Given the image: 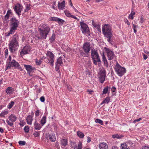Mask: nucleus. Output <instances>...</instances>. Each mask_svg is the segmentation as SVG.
Returning a JSON list of instances; mask_svg holds the SVG:
<instances>
[{
	"mask_svg": "<svg viewBox=\"0 0 149 149\" xmlns=\"http://www.w3.org/2000/svg\"><path fill=\"white\" fill-rule=\"evenodd\" d=\"M87 139H88V140H87V142L88 143H89L91 142V138L90 137H89V136H88L87 137Z\"/></svg>",
	"mask_w": 149,
	"mask_h": 149,
	"instance_id": "nucleus-58",
	"label": "nucleus"
},
{
	"mask_svg": "<svg viewBox=\"0 0 149 149\" xmlns=\"http://www.w3.org/2000/svg\"><path fill=\"white\" fill-rule=\"evenodd\" d=\"M65 1H63L61 3L58 2V7L59 9L63 10L65 9Z\"/></svg>",
	"mask_w": 149,
	"mask_h": 149,
	"instance_id": "nucleus-26",
	"label": "nucleus"
},
{
	"mask_svg": "<svg viewBox=\"0 0 149 149\" xmlns=\"http://www.w3.org/2000/svg\"><path fill=\"white\" fill-rule=\"evenodd\" d=\"M90 45L89 42L85 43L83 47V48L85 52L86 53L89 52L90 50Z\"/></svg>",
	"mask_w": 149,
	"mask_h": 149,
	"instance_id": "nucleus-16",
	"label": "nucleus"
},
{
	"mask_svg": "<svg viewBox=\"0 0 149 149\" xmlns=\"http://www.w3.org/2000/svg\"><path fill=\"white\" fill-rule=\"evenodd\" d=\"M65 15L69 17H72L75 19H77V18L75 16L72 15L70 12L67 10H65L64 12Z\"/></svg>",
	"mask_w": 149,
	"mask_h": 149,
	"instance_id": "nucleus-21",
	"label": "nucleus"
},
{
	"mask_svg": "<svg viewBox=\"0 0 149 149\" xmlns=\"http://www.w3.org/2000/svg\"><path fill=\"white\" fill-rule=\"evenodd\" d=\"M143 59L144 60H146L148 56H147L146 55L143 54Z\"/></svg>",
	"mask_w": 149,
	"mask_h": 149,
	"instance_id": "nucleus-56",
	"label": "nucleus"
},
{
	"mask_svg": "<svg viewBox=\"0 0 149 149\" xmlns=\"http://www.w3.org/2000/svg\"><path fill=\"white\" fill-rule=\"evenodd\" d=\"M10 31L5 33V36H9L14 34L19 25V21L15 17L11 18L10 19Z\"/></svg>",
	"mask_w": 149,
	"mask_h": 149,
	"instance_id": "nucleus-2",
	"label": "nucleus"
},
{
	"mask_svg": "<svg viewBox=\"0 0 149 149\" xmlns=\"http://www.w3.org/2000/svg\"><path fill=\"white\" fill-rule=\"evenodd\" d=\"M33 120V116L31 115H29L26 118V120L28 124L31 125Z\"/></svg>",
	"mask_w": 149,
	"mask_h": 149,
	"instance_id": "nucleus-23",
	"label": "nucleus"
},
{
	"mask_svg": "<svg viewBox=\"0 0 149 149\" xmlns=\"http://www.w3.org/2000/svg\"><path fill=\"white\" fill-rule=\"evenodd\" d=\"M144 22V20L143 19V18L142 17L141 19V21H140V22H141V23H142Z\"/></svg>",
	"mask_w": 149,
	"mask_h": 149,
	"instance_id": "nucleus-63",
	"label": "nucleus"
},
{
	"mask_svg": "<svg viewBox=\"0 0 149 149\" xmlns=\"http://www.w3.org/2000/svg\"><path fill=\"white\" fill-rule=\"evenodd\" d=\"M26 124V123L23 120H20V123L19 124L20 125L23 126Z\"/></svg>",
	"mask_w": 149,
	"mask_h": 149,
	"instance_id": "nucleus-43",
	"label": "nucleus"
},
{
	"mask_svg": "<svg viewBox=\"0 0 149 149\" xmlns=\"http://www.w3.org/2000/svg\"><path fill=\"white\" fill-rule=\"evenodd\" d=\"M78 147L77 149H82V144L81 142H80L79 143Z\"/></svg>",
	"mask_w": 149,
	"mask_h": 149,
	"instance_id": "nucleus-47",
	"label": "nucleus"
},
{
	"mask_svg": "<svg viewBox=\"0 0 149 149\" xmlns=\"http://www.w3.org/2000/svg\"><path fill=\"white\" fill-rule=\"evenodd\" d=\"M123 137V136L122 135L118 134H115L112 135V137L113 139H119Z\"/></svg>",
	"mask_w": 149,
	"mask_h": 149,
	"instance_id": "nucleus-30",
	"label": "nucleus"
},
{
	"mask_svg": "<svg viewBox=\"0 0 149 149\" xmlns=\"http://www.w3.org/2000/svg\"><path fill=\"white\" fill-rule=\"evenodd\" d=\"M46 55L48 60L49 63L51 65L53 66L54 59V55L50 51H48L46 54Z\"/></svg>",
	"mask_w": 149,
	"mask_h": 149,
	"instance_id": "nucleus-8",
	"label": "nucleus"
},
{
	"mask_svg": "<svg viewBox=\"0 0 149 149\" xmlns=\"http://www.w3.org/2000/svg\"><path fill=\"white\" fill-rule=\"evenodd\" d=\"M65 57L64 55H61L57 60L56 62V68L58 67L59 65H60L63 64V62L65 61Z\"/></svg>",
	"mask_w": 149,
	"mask_h": 149,
	"instance_id": "nucleus-14",
	"label": "nucleus"
},
{
	"mask_svg": "<svg viewBox=\"0 0 149 149\" xmlns=\"http://www.w3.org/2000/svg\"><path fill=\"white\" fill-rule=\"evenodd\" d=\"M33 135L36 137L39 136V132L38 131H35L33 133Z\"/></svg>",
	"mask_w": 149,
	"mask_h": 149,
	"instance_id": "nucleus-42",
	"label": "nucleus"
},
{
	"mask_svg": "<svg viewBox=\"0 0 149 149\" xmlns=\"http://www.w3.org/2000/svg\"><path fill=\"white\" fill-rule=\"evenodd\" d=\"M55 36L54 34H53L52 37L50 38L49 40L51 42H53L55 39Z\"/></svg>",
	"mask_w": 149,
	"mask_h": 149,
	"instance_id": "nucleus-40",
	"label": "nucleus"
},
{
	"mask_svg": "<svg viewBox=\"0 0 149 149\" xmlns=\"http://www.w3.org/2000/svg\"><path fill=\"white\" fill-rule=\"evenodd\" d=\"M7 12L8 13V14H9L11 16H12V12L11 11V10L10 9H9L8 10Z\"/></svg>",
	"mask_w": 149,
	"mask_h": 149,
	"instance_id": "nucleus-51",
	"label": "nucleus"
},
{
	"mask_svg": "<svg viewBox=\"0 0 149 149\" xmlns=\"http://www.w3.org/2000/svg\"><path fill=\"white\" fill-rule=\"evenodd\" d=\"M99 147L100 149H107L108 148L107 145L104 142L100 143Z\"/></svg>",
	"mask_w": 149,
	"mask_h": 149,
	"instance_id": "nucleus-25",
	"label": "nucleus"
},
{
	"mask_svg": "<svg viewBox=\"0 0 149 149\" xmlns=\"http://www.w3.org/2000/svg\"><path fill=\"white\" fill-rule=\"evenodd\" d=\"M91 56L93 61V63L95 65H97V62L101 63V61L99 57V55L97 51L92 50L91 51Z\"/></svg>",
	"mask_w": 149,
	"mask_h": 149,
	"instance_id": "nucleus-6",
	"label": "nucleus"
},
{
	"mask_svg": "<svg viewBox=\"0 0 149 149\" xmlns=\"http://www.w3.org/2000/svg\"><path fill=\"white\" fill-rule=\"evenodd\" d=\"M24 130L25 132L28 133L29 131V127L28 126H25L24 127Z\"/></svg>",
	"mask_w": 149,
	"mask_h": 149,
	"instance_id": "nucleus-41",
	"label": "nucleus"
},
{
	"mask_svg": "<svg viewBox=\"0 0 149 149\" xmlns=\"http://www.w3.org/2000/svg\"><path fill=\"white\" fill-rule=\"evenodd\" d=\"M116 89V88L114 87H113L111 88V91L112 92H114L115 91Z\"/></svg>",
	"mask_w": 149,
	"mask_h": 149,
	"instance_id": "nucleus-59",
	"label": "nucleus"
},
{
	"mask_svg": "<svg viewBox=\"0 0 149 149\" xmlns=\"http://www.w3.org/2000/svg\"><path fill=\"white\" fill-rule=\"evenodd\" d=\"M31 49V47L29 45H26L21 49V51L20 52V55L22 56L24 55L28 54Z\"/></svg>",
	"mask_w": 149,
	"mask_h": 149,
	"instance_id": "nucleus-11",
	"label": "nucleus"
},
{
	"mask_svg": "<svg viewBox=\"0 0 149 149\" xmlns=\"http://www.w3.org/2000/svg\"><path fill=\"white\" fill-rule=\"evenodd\" d=\"M19 144L21 146H24L25 145L26 142L24 141H20L19 142Z\"/></svg>",
	"mask_w": 149,
	"mask_h": 149,
	"instance_id": "nucleus-45",
	"label": "nucleus"
},
{
	"mask_svg": "<svg viewBox=\"0 0 149 149\" xmlns=\"http://www.w3.org/2000/svg\"><path fill=\"white\" fill-rule=\"evenodd\" d=\"M15 104V102L13 101H11L10 102L7 106L8 108L9 109H11L13 106Z\"/></svg>",
	"mask_w": 149,
	"mask_h": 149,
	"instance_id": "nucleus-33",
	"label": "nucleus"
},
{
	"mask_svg": "<svg viewBox=\"0 0 149 149\" xmlns=\"http://www.w3.org/2000/svg\"><path fill=\"white\" fill-rule=\"evenodd\" d=\"M114 69L118 75L120 77L123 76L126 72V69L117 63L115 66Z\"/></svg>",
	"mask_w": 149,
	"mask_h": 149,
	"instance_id": "nucleus-5",
	"label": "nucleus"
},
{
	"mask_svg": "<svg viewBox=\"0 0 149 149\" xmlns=\"http://www.w3.org/2000/svg\"><path fill=\"white\" fill-rule=\"evenodd\" d=\"M67 88L68 89L69 91H71L72 89V87L71 86H70L69 85H67Z\"/></svg>",
	"mask_w": 149,
	"mask_h": 149,
	"instance_id": "nucleus-54",
	"label": "nucleus"
},
{
	"mask_svg": "<svg viewBox=\"0 0 149 149\" xmlns=\"http://www.w3.org/2000/svg\"><path fill=\"white\" fill-rule=\"evenodd\" d=\"M23 8V6L19 3L15 4L14 6L13 7L14 11L19 17L21 14V12Z\"/></svg>",
	"mask_w": 149,
	"mask_h": 149,
	"instance_id": "nucleus-7",
	"label": "nucleus"
},
{
	"mask_svg": "<svg viewBox=\"0 0 149 149\" xmlns=\"http://www.w3.org/2000/svg\"><path fill=\"white\" fill-rule=\"evenodd\" d=\"M9 17L8 16L6 15L4 17V20L3 22L4 23H6V22H7V20L9 19Z\"/></svg>",
	"mask_w": 149,
	"mask_h": 149,
	"instance_id": "nucleus-46",
	"label": "nucleus"
},
{
	"mask_svg": "<svg viewBox=\"0 0 149 149\" xmlns=\"http://www.w3.org/2000/svg\"><path fill=\"white\" fill-rule=\"evenodd\" d=\"M87 92H88V94H91L93 92V91L92 90H90L88 89L87 90Z\"/></svg>",
	"mask_w": 149,
	"mask_h": 149,
	"instance_id": "nucleus-60",
	"label": "nucleus"
},
{
	"mask_svg": "<svg viewBox=\"0 0 149 149\" xmlns=\"http://www.w3.org/2000/svg\"><path fill=\"white\" fill-rule=\"evenodd\" d=\"M77 133V135L80 138L82 139L84 138V134L82 132L80 131H78Z\"/></svg>",
	"mask_w": 149,
	"mask_h": 149,
	"instance_id": "nucleus-32",
	"label": "nucleus"
},
{
	"mask_svg": "<svg viewBox=\"0 0 149 149\" xmlns=\"http://www.w3.org/2000/svg\"><path fill=\"white\" fill-rule=\"evenodd\" d=\"M19 38L17 34H15L13 36L8 45L10 52H13L17 50L19 46Z\"/></svg>",
	"mask_w": 149,
	"mask_h": 149,
	"instance_id": "nucleus-1",
	"label": "nucleus"
},
{
	"mask_svg": "<svg viewBox=\"0 0 149 149\" xmlns=\"http://www.w3.org/2000/svg\"><path fill=\"white\" fill-rule=\"evenodd\" d=\"M50 30V28L48 24H41L40 28H39L41 38L45 39Z\"/></svg>",
	"mask_w": 149,
	"mask_h": 149,
	"instance_id": "nucleus-4",
	"label": "nucleus"
},
{
	"mask_svg": "<svg viewBox=\"0 0 149 149\" xmlns=\"http://www.w3.org/2000/svg\"><path fill=\"white\" fill-rule=\"evenodd\" d=\"M30 9V5L27 4L26 6V9L25 10V12H27Z\"/></svg>",
	"mask_w": 149,
	"mask_h": 149,
	"instance_id": "nucleus-44",
	"label": "nucleus"
},
{
	"mask_svg": "<svg viewBox=\"0 0 149 149\" xmlns=\"http://www.w3.org/2000/svg\"><path fill=\"white\" fill-rule=\"evenodd\" d=\"M106 51L107 53L108 60H111L113 59L115 57V55L113 51L111 50L110 49L108 48H106Z\"/></svg>",
	"mask_w": 149,
	"mask_h": 149,
	"instance_id": "nucleus-13",
	"label": "nucleus"
},
{
	"mask_svg": "<svg viewBox=\"0 0 149 149\" xmlns=\"http://www.w3.org/2000/svg\"><path fill=\"white\" fill-rule=\"evenodd\" d=\"M102 61L104 62V65L107 67H108L109 66L108 63L103 53L102 54Z\"/></svg>",
	"mask_w": 149,
	"mask_h": 149,
	"instance_id": "nucleus-24",
	"label": "nucleus"
},
{
	"mask_svg": "<svg viewBox=\"0 0 149 149\" xmlns=\"http://www.w3.org/2000/svg\"><path fill=\"white\" fill-rule=\"evenodd\" d=\"M40 100L42 102H44L45 101V98L43 96L41 97L40 98Z\"/></svg>",
	"mask_w": 149,
	"mask_h": 149,
	"instance_id": "nucleus-50",
	"label": "nucleus"
},
{
	"mask_svg": "<svg viewBox=\"0 0 149 149\" xmlns=\"http://www.w3.org/2000/svg\"><path fill=\"white\" fill-rule=\"evenodd\" d=\"M46 138L47 139H49L52 142H55L56 140V136L54 133H52L51 134H47L46 136Z\"/></svg>",
	"mask_w": 149,
	"mask_h": 149,
	"instance_id": "nucleus-15",
	"label": "nucleus"
},
{
	"mask_svg": "<svg viewBox=\"0 0 149 149\" xmlns=\"http://www.w3.org/2000/svg\"><path fill=\"white\" fill-rule=\"evenodd\" d=\"M46 117L43 116L40 120V123L42 126H43L46 123Z\"/></svg>",
	"mask_w": 149,
	"mask_h": 149,
	"instance_id": "nucleus-28",
	"label": "nucleus"
},
{
	"mask_svg": "<svg viewBox=\"0 0 149 149\" xmlns=\"http://www.w3.org/2000/svg\"><path fill=\"white\" fill-rule=\"evenodd\" d=\"M95 123H100L101 125H102L103 124V121L100 119H97L95 120Z\"/></svg>",
	"mask_w": 149,
	"mask_h": 149,
	"instance_id": "nucleus-39",
	"label": "nucleus"
},
{
	"mask_svg": "<svg viewBox=\"0 0 149 149\" xmlns=\"http://www.w3.org/2000/svg\"><path fill=\"white\" fill-rule=\"evenodd\" d=\"M109 88V87L107 86L104 88L102 91V94H105L107 93L108 91V89Z\"/></svg>",
	"mask_w": 149,
	"mask_h": 149,
	"instance_id": "nucleus-35",
	"label": "nucleus"
},
{
	"mask_svg": "<svg viewBox=\"0 0 149 149\" xmlns=\"http://www.w3.org/2000/svg\"><path fill=\"white\" fill-rule=\"evenodd\" d=\"M133 29H136V28L137 27V26L136 25H135L134 24H133Z\"/></svg>",
	"mask_w": 149,
	"mask_h": 149,
	"instance_id": "nucleus-64",
	"label": "nucleus"
},
{
	"mask_svg": "<svg viewBox=\"0 0 149 149\" xmlns=\"http://www.w3.org/2000/svg\"><path fill=\"white\" fill-rule=\"evenodd\" d=\"M46 58V57H43L39 59L38 60L37 59H36L35 60V62L36 63V65H40L42 62V61L45 59Z\"/></svg>",
	"mask_w": 149,
	"mask_h": 149,
	"instance_id": "nucleus-27",
	"label": "nucleus"
},
{
	"mask_svg": "<svg viewBox=\"0 0 149 149\" xmlns=\"http://www.w3.org/2000/svg\"><path fill=\"white\" fill-rule=\"evenodd\" d=\"M112 149H118V147L115 146H113L112 147Z\"/></svg>",
	"mask_w": 149,
	"mask_h": 149,
	"instance_id": "nucleus-61",
	"label": "nucleus"
},
{
	"mask_svg": "<svg viewBox=\"0 0 149 149\" xmlns=\"http://www.w3.org/2000/svg\"><path fill=\"white\" fill-rule=\"evenodd\" d=\"M80 25L82 33L84 34H89V30L88 25L83 22H80Z\"/></svg>",
	"mask_w": 149,
	"mask_h": 149,
	"instance_id": "nucleus-9",
	"label": "nucleus"
},
{
	"mask_svg": "<svg viewBox=\"0 0 149 149\" xmlns=\"http://www.w3.org/2000/svg\"><path fill=\"white\" fill-rule=\"evenodd\" d=\"M8 119L10 120L7 119L6 121L9 125L11 126L13 125V122L16 121L17 117L14 115L11 114L8 117Z\"/></svg>",
	"mask_w": 149,
	"mask_h": 149,
	"instance_id": "nucleus-12",
	"label": "nucleus"
},
{
	"mask_svg": "<svg viewBox=\"0 0 149 149\" xmlns=\"http://www.w3.org/2000/svg\"><path fill=\"white\" fill-rule=\"evenodd\" d=\"M142 149H149V147L147 146H143Z\"/></svg>",
	"mask_w": 149,
	"mask_h": 149,
	"instance_id": "nucleus-55",
	"label": "nucleus"
},
{
	"mask_svg": "<svg viewBox=\"0 0 149 149\" xmlns=\"http://www.w3.org/2000/svg\"><path fill=\"white\" fill-rule=\"evenodd\" d=\"M13 88L11 87H8L6 90V92L8 94H10L12 93Z\"/></svg>",
	"mask_w": 149,
	"mask_h": 149,
	"instance_id": "nucleus-31",
	"label": "nucleus"
},
{
	"mask_svg": "<svg viewBox=\"0 0 149 149\" xmlns=\"http://www.w3.org/2000/svg\"><path fill=\"white\" fill-rule=\"evenodd\" d=\"M125 22L126 24H127L128 26H129L130 25V23L129 21L127 19H126L125 20Z\"/></svg>",
	"mask_w": 149,
	"mask_h": 149,
	"instance_id": "nucleus-52",
	"label": "nucleus"
},
{
	"mask_svg": "<svg viewBox=\"0 0 149 149\" xmlns=\"http://www.w3.org/2000/svg\"><path fill=\"white\" fill-rule=\"evenodd\" d=\"M142 119L141 118H140L138 119H136L134 120L133 121L134 123H135L136 122H138L141 120Z\"/></svg>",
	"mask_w": 149,
	"mask_h": 149,
	"instance_id": "nucleus-53",
	"label": "nucleus"
},
{
	"mask_svg": "<svg viewBox=\"0 0 149 149\" xmlns=\"http://www.w3.org/2000/svg\"><path fill=\"white\" fill-rule=\"evenodd\" d=\"M10 63V65H8L6 66L7 68L6 70L8 68H9L10 67L14 66L17 68L19 66V65L18 63L13 60H12Z\"/></svg>",
	"mask_w": 149,
	"mask_h": 149,
	"instance_id": "nucleus-18",
	"label": "nucleus"
},
{
	"mask_svg": "<svg viewBox=\"0 0 149 149\" xmlns=\"http://www.w3.org/2000/svg\"><path fill=\"white\" fill-rule=\"evenodd\" d=\"M8 49H6L5 51V58H6L8 55Z\"/></svg>",
	"mask_w": 149,
	"mask_h": 149,
	"instance_id": "nucleus-49",
	"label": "nucleus"
},
{
	"mask_svg": "<svg viewBox=\"0 0 149 149\" xmlns=\"http://www.w3.org/2000/svg\"><path fill=\"white\" fill-rule=\"evenodd\" d=\"M24 66L25 68V69L27 70L28 73L29 74L36 69L35 67H32L31 65L24 64Z\"/></svg>",
	"mask_w": 149,
	"mask_h": 149,
	"instance_id": "nucleus-17",
	"label": "nucleus"
},
{
	"mask_svg": "<svg viewBox=\"0 0 149 149\" xmlns=\"http://www.w3.org/2000/svg\"><path fill=\"white\" fill-rule=\"evenodd\" d=\"M110 100V98L109 97H107L103 100V102L105 103L108 104Z\"/></svg>",
	"mask_w": 149,
	"mask_h": 149,
	"instance_id": "nucleus-36",
	"label": "nucleus"
},
{
	"mask_svg": "<svg viewBox=\"0 0 149 149\" xmlns=\"http://www.w3.org/2000/svg\"><path fill=\"white\" fill-rule=\"evenodd\" d=\"M34 126L35 130H40L42 126L38 123L37 121H35L34 122Z\"/></svg>",
	"mask_w": 149,
	"mask_h": 149,
	"instance_id": "nucleus-22",
	"label": "nucleus"
},
{
	"mask_svg": "<svg viewBox=\"0 0 149 149\" xmlns=\"http://www.w3.org/2000/svg\"><path fill=\"white\" fill-rule=\"evenodd\" d=\"M92 25L97 29V31L99 32H100L101 29L100 28V23L95 22L93 20H92Z\"/></svg>",
	"mask_w": 149,
	"mask_h": 149,
	"instance_id": "nucleus-20",
	"label": "nucleus"
},
{
	"mask_svg": "<svg viewBox=\"0 0 149 149\" xmlns=\"http://www.w3.org/2000/svg\"><path fill=\"white\" fill-rule=\"evenodd\" d=\"M49 20L51 21H55L58 23H62L63 20L61 19L56 17H52L49 18Z\"/></svg>",
	"mask_w": 149,
	"mask_h": 149,
	"instance_id": "nucleus-19",
	"label": "nucleus"
},
{
	"mask_svg": "<svg viewBox=\"0 0 149 149\" xmlns=\"http://www.w3.org/2000/svg\"><path fill=\"white\" fill-rule=\"evenodd\" d=\"M121 149H127V145L126 143H124L121 144L120 146Z\"/></svg>",
	"mask_w": 149,
	"mask_h": 149,
	"instance_id": "nucleus-37",
	"label": "nucleus"
},
{
	"mask_svg": "<svg viewBox=\"0 0 149 149\" xmlns=\"http://www.w3.org/2000/svg\"><path fill=\"white\" fill-rule=\"evenodd\" d=\"M40 111L38 110H37L35 111V116L36 117L38 116L39 115Z\"/></svg>",
	"mask_w": 149,
	"mask_h": 149,
	"instance_id": "nucleus-48",
	"label": "nucleus"
},
{
	"mask_svg": "<svg viewBox=\"0 0 149 149\" xmlns=\"http://www.w3.org/2000/svg\"><path fill=\"white\" fill-rule=\"evenodd\" d=\"M8 113V111L7 110H5L4 111L2 112L0 114V116L4 117L5 115Z\"/></svg>",
	"mask_w": 149,
	"mask_h": 149,
	"instance_id": "nucleus-34",
	"label": "nucleus"
},
{
	"mask_svg": "<svg viewBox=\"0 0 149 149\" xmlns=\"http://www.w3.org/2000/svg\"><path fill=\"white\" fill-rule=\"evenodd\" d=\"M11 57L10 56L8 57V59L7 60V61L8 62H9V63H10L11 60Z\"/></svg>",
	"mask_w": 149,
	"mask_h": 149,
	"instance_id": "nucleus-57",
	"label": "nucleus"
},
{
	"mask_svg": "<svg viewBox=\"0 0 149 149\" xmlns=\"http://www.w3.org/2000/svg\"><path fill=\"white\" fill-rule=\"evenodd\" d=\"M102 31L104 36L107 38V41L111 43V38L113 36L111 26L109 24H104L102 26Z\"/></svg>",
	"mask_w": 149,
	"mask_h": 149,
	"instance_id": "nucleus-3",
	"label": "nucleus"
},
{
	"mask_svg": "<svg viewBox=\"0 0 149 149\" xmlns=\"http://www.w3.org/2000/svg\"><path fill=\"white\" fill-rule=\"evenodd\" d=\"M3 129L2 128L0 127V132L1 133H3Z\"/></svg>",
	"mask_w": 149,
	"mask_h": 149,
	"instance_id": "nucleus-62",
	"label": "nucleus"
},
{
	"mask_svg": "<svg viewBox=\"0 0 149 149\" xmlns=\"http://www.w3.org/2000/svg\"><path fill=\"white\" fill-rule=\"evenodd\" d=\"M99 80L100 82L101 83H103L105 80L106 76V70L103 69H102L99 74Z\"/></svg>",
	"mask_w": 149,
	"mask_h": 149,
	"instance_id": "nucleus-10",
	"label": "nucleus"
},
{
	"mask_svg": "<svg viewBox=\"0 0 149 149\" xmlns=\"http://www.w3.org/2000/svg\"><path fill=\"white\" fill-rule=\"evenodd\" d=\"M135 12L132 11L130 14L129 15L128 18H131L132 19H133L134 18L133 16L135 15Z\"/></svg>",
	"mask_w": 149,
	"mask_h": 149,
	"instance_id": "nucleus-38",
	"label": "nucleus"
},
{
	"mask_svg": "<svg viewBox=\"0 0 149 149\" xmlns=\"http://www.w3.org/2000/svg\"><path fill=\"white\" fill-rule=\"evenodd\" d=\"M68 141L66 139H62L61 140V143L62 146H65L68 144Z\"/></svg>",
	"mask_w": 149,
	"mask_h": 149,
	"instance_id": "nucleus-29",
	"label": "nucleus"
}]
</instances>
